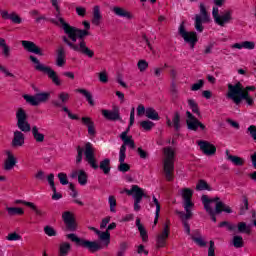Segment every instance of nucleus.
<instances>
[{
  "label": "nucleus",
  "instance_id": "f257e3e1",
  "mask_svg": "<svg viewBox=\"0 0 256 256\" xmlns=\"http://www.w3.org/2000/svg\"><path fill=\"white\" fill-rule=\"evenodd\" d=\"M72 31H74L73 36L67 34L69 39L67 37H63L64 43L72 49V51H76V53H81L82 55H86V57H89L90 59L94 57L95 52L89 47H87V43L85 42V37L89 35V31L87 30H81L74 27H71Z\"/></svg>",
  "mask_w": 256,
  "mask_h": 256
},
{
  "label": "nucleus",
  "instance_id": "f03ea898",
  "mask_svg": "<svg viewBox=\"0 0 256 256\" xmlns=\"http://www.w3.org/2000/svg\"><path fill=\"white\" fill-rule=\"evenodd\" d=\"M201 200L205 211L208 212L214 223L217 222V218L215 216L219 215V213H233L231 207L220 201L219 197L209 198V196L203 195Z\"/></svg>",
  "mask_w": 256,
  "mask_h": 256
},
{
  "label": "nucleus",
  "instance_id": "7ed1b4c3",
  "mask_svg": "<svg viewBox=\"0 0 256 256\" xmlns=\"http://www.w3.org/2000/svg\"><path fill=\"white\" fill-rule=\"evenodd\" d=\"M177 157V148L167 146L163 148V169L167 181H173L175 173V159Z\"/></svg>",
  "mask_w": 256,
  "mask_h": 256
},
{
  "label": "nucleus",
  "instance_id": "20e7f679",
  "mask_svg": "<svg viewBox=\"0 0 256 256\" xmlns=\"http://www.w3.org/2000/svg\"><path fill=\"white\" fill-rule=\"evenodd\" d=\"M29 59L31 63H33L34 69L36 71H39L40 73H44L45 75H47L51 79L52 83H54V85H56L57 87L61 85V79L59 78V75H57V72H55V70L41 63L38 57L30 55Z\"/></svg>",
  "mask_w": 256,
  "mask_h": 256
},
{
  "label": "nucleus",
  "instance_id": "39448f33",
  "mask_svg": "<svg viewBox=\"0 0 256 256\" xmlns=\"http://www.w3.org/2000/svg\"><path fill=\"white\" fill-rule=\"evenodd\" d=\"M50 3L52 7H54L55 9V18L52 19V23H54L58 27H62L66 35H70V37H73L75 31L71 29V26L68 23H66L63 16H61V2L59 0H50Z\"/></svg>",
  "mask_w": 256,
  "mask_h": 256
},
{
  "label": "nucleus",
  "instance_id": "423d86ee",
  "mask_svg": "<svg viewBox=\"0 0 256 256\" xmlns=\"http://www.w3.org/2000/svg\"><path fill=\"white\" fill-rule=\"evenodd\" d=\"M181 195L183 197L184 201V210L185 212H179L178 215L180 216V219H191L193 217V213L191 212V209H193V201H191V197H193V190L189 188H184L181 190Z\"/></svg>",
  "mask_w": 256,
  "mask_h": 256
},
{
  "label": "nucleus",
  "instance_id": "0eeeda50",
  "mask_svg": "<svg viewBox=\"0 0 256 256\" xmlns=\"http://www.w3.org/2000/svg\"><path fill=\"white\" fill-rule=\"evenodd\" d=\"M228 99H231L236 105H239L243 100L247 99V94L243 92V84L237 82L236 84H228Z\"/></svg>",
  "mask_w": 256,
  "mask_h": 256
},
{
  "label": "nucleus",
  "instance_id": "6e6552de",
  "mask_svg": "<svg viewBox=\"0 0 256 256\" xmlns=\"http://www.w3.org/2000/svg\"><path fill=\"white\" fill-rule=\"evenodd\" d=\"M200 13L195 15L194 19V27L198 33H203L205 27H203V23H211V16L209 12H207V7L200 3L199 5Z\"/></svg>",
  "mask_w": 256,
  "mask_h": 256
},
{
  "label": "nucleus",
  "instance_id": "1a4fd4ad",
  "mask_svg": "<svg viewBox=\"0 0 256 256\" xmlns=\"http://www.w3.org/2000/svg\"><path fill=\"white\" fill-rule=\"evenodd\" d=\"M212 17H213L214 23H216V25H219V27H225L233 19V10H231V9L224 10L223 12H221L219 14V8L213 7Z\"/></svg>",
  "mask_w": 256,
  "mask_h": 256
},
{
  "label": "nucleus",
  "instance_id": "9d476101",
  "mask_svg": "<svg viewBox=\"0 0 256 256\" xmlns=\"http://www.w3.org/2000/svg\"><path fill=\"white\" fill-rule=\"evenodd\" d=\"M178 35L183 38L184 42L189 45L190 49H195V45H197V42L199 41V38L197 37V32L187 31V28H185V22H182L179 25Z\"/></svg>",
  "mask_w": 256,
  "mask_h": 256
},
{
  "label": "nucleus",
  "instance_id": "9b49d317",
  "mask_svg": "<svg viewBox=\"0 0 256 256\" xmlns=\"http://www.w3.org/2000/svg\"><path fill=\"white\" fill-rule=\"evenodd\" d=\"M23 97L26 103H29V105H32L33 107H37V105H41V103H47V100L51 99V92H40L34 96L26 94Z\"/></svg>",
  "mask_w": 256,
  "mask_h": 256
},
{
  "label": "nucleus",
  "instance_id": "f8f14e48",
  "mask_svg": "<svg viewBox=\"0 0 256 256\" xmlns=\"http://www.w3.org/2000/svg\"><path fill=\"white\" fill-rule=\"evenodd\" d=\"M84 155L87 163L92 167V169H99V164H97V158H95V148L91 142L85 144Z\"/></svg>",
  "mask_w": 256,
  "mask_h": 256
},
{
  "label": "nucleus",
  "instance_id": "ddd939ff",
  "mask_svg": "<svg viewBox=\"0 0 256 256\" xmlns=\"http://www.w3.org/2000/svg\"><path fill=\"white\" fill-rule=\"evenodd\" d=\"M197 145L200 148V151L207 157H213V155L217 153V147L209 141L199 140L197 141Z\"/></svg>",
  "mask_w": 256,
  "mask_h": 256
},
{
  "label": "nucleus",
  "instance_id": "4468645a",
  "mask_svg": "<svg viewBox=\"0 0 256 256\" xmlns=\"http://www.w3.org/2000/svg\"><path fill=\"white\" fill-rule=\"evenodd\" d=\"M187 115V119H186V123H187V127L188 129H190L191 131H197V129H201L202 131H205V126L203 123H201L199 120H197V118H195V116H193V114H191V112H186Z\"/></svg>",
  "mask_w": 256,
  "mask_h": 256
},
{
  "label": "nucleus",
  "instance_id": "2eb2a0df",
  "mask_svg": "<svg viewBox=\"0 0 256 256\" xmlns=\"http://www.w3.org/2000/svg\"><path fill=\"white\" fill-rule=\"evenodd\" d=\"M6 159L3 163V169L4 171H12V169L15 168V165H17V157H15V154L11 152V150L5 151Z\"/></svg>",
  "mask_w": 256,
  "mask_h": 256
},
{
  "label": "nucleus",
  "instance_id": "dca6fc26",
  "mask_svg": "<svg viewBox=\"0 0 256 256\" xmlns=\"http://www.w3.org/2000/svg\"><path fill=\"white\" fill-rule=\"evenodd\" d=\"M62 219L69 231H77V222H75V214L66 211L62 214Z\"/></svg>",
  "mask_w": 256,
  "mask_h": 256
},
{
  "label": "nucleus",
  "instance_id": "f3484780",
  "mask_svg": "<svg viewBox=\"0 0 256 256\" xmlns=\"http://www.w3.org/2000/svg\"><path fill=\"white\" fill-rule=\"evenodd\" d=\"M22 47L25 49V51H28V53H34V55H40V57H43V51L35 42L23 40Z\"/></svg>",
  "mask_w": 256,
  "mask_h": 256
},
{
  "label": "nucleus",
  "instance_id": "a211bd4d",
  "mask_svg": "<svg viewBox=\"0 0 256 256\" xmlns=\"http://www.w3.org/2000/svg\"><path fill=\"white\" fill-rule=\"evenodd\" d=\"M127 133H129V128L120 134V139L124 143L121 146L124 147V155L127 153V146L130 147V149H135V141H133V136H128Z\"/></svg>",
  "mask_w": 256,
  "mask_h": 256
},
{
  "label": "nucleus",
  "instance_id": "6ab92c4d",
  "mask_svg": "<svg viewBox=\"0 0 256 256\" xmlns=\"http://www.w3.org/2000/svg\"><path fill=\"white\" fill-rule=\"evenodd\" d=\"M169 237V223L164 224L162 233L157 236L156 246L158 248L165 247L167 245V239Z\"/></svg>",
  "mask_w": 256,
  "mask_h": 256
},
{
  "label": "nucleus",
  "instance_id": "aec40b11",
  "mask_svg": "<svg viewBox=\"0 0 256 256\" xmlns=\"http://www.w3.org/2000/svg\"><path fill=\"white\" fill-rule=\"evenodd\" d=\"M125 193L131 195L134 201H142L143 198L145 197V192L141 187H138L137 185H133L130 190L126 189Z\"/></svg>",
  "mask_w": 256,
  "mask_h": 256
},
{
  "label": "nucleus",
  "instance_id": "412c9836",
  "mask_svg": "<svg viewBox=\"0 0 256 256\" xmlns=\"http://www.w3.org/2000/svg\"><path fill=\"white\" fill-rule=\"evenodd\" d=\"M70 177L71 179H77L78 177V183L82 186L87 185V179H89V176L85 170H73L70 174Z\"/></svg>",
  "mask_w": 256,
  "mask_h": 256
},
{
  "label": "nucleus",
  "instance_id": "4be33fe9",
  "mask_svg": "<svg viewBox=\"0 0 256 256\" xmlns=\"http://www.w3.org/2000/svg\"><path fill=\"white\" fill-rule=\"evenodd\" d=\"M126 157H127V154H125V146L120 147V151H119L120 165L118 166V170L121 171L122 173H127V171H129V169H131V166H129V164L125 163Z\"/></svg>",
  "mask_w": 256,
  "mask_h": 256
},
{
  "label": "nucleus",
  "instance_id": "5701e85b",
  "mask_svg": "<svg viewBox=\"0 0 256 256\" xmlns=\"http://www.w3.org/2000/svg\"><path fill=\"white\" fill-rule=\"evenodd\" d=\"M112 12L117 17H124V19H128L129 21H131V19H135V16L133 15V13H131L129 10L123 7L114 6L112 8Z\"/></svg>",
  "mask_w": 256,
  "mask_h": 256
},
{
  "label": "nucleus",
  "instance_id": "b1692460",
  "mask_svg": "<svg viewBox=\"0 0 256 256\" xmlns=\"http://www.w3.org/2000/svg\"><path fill=\"white\" fill-rule=\"evenodd\" d=\"M25 145V134L16 130L12 139V147H23Z\"/></svg>",
  "mask_w": 256,
  "mask_h": 256
},
{
  "label": "nucleus",
  "instance_id": "393cba45",
  "mask_svg": "<svg viewBox=\"0 0 256 256\" xmlns=\"http://www.w3.org/2000/svg\"><path fill=\"white\" fill-rule=\"evenodd\" d=\"M166 123L168 127H174L176 131L181 129V116L179 113H174L172 120L169 117H166Z\"/></svg>",
  "mask_w": 256,
  "mask_h": 256
},
{
  "label": "nucleus",
  "instance_id": "a878e982",
  "mask_svg": "<svg viewBox=\"0 0 256 256\" xmlns=\"http://www.w3.org/2000/svg\"><path fill=\"white\" fill-rule=\"evenodd\" d=\"M83 125H86L87 129H88V134L91 137H95V122H93V120L91 119V117H82L81 119Z\"/></svg>",
  "mask_w": 256,
  "mask_h": 256
},
{
  "label": "nucleus",
  "instance_id": "bb28decb",
  "mask_svg": "<svg viewBox=\"0 0 256 256\" xmlns=\"http://www.w3.org/2000/svg\"><path fill=\"white\" fill-rule=\"evenodd\" d=\"M59 101H54L53 106L54 107H61V104L65 105V103L69 102V99H71V95L68 92L62 91L58 94Z\"/></svg>",
  "mask_w": 256,
  "mask_h": 256
},
{
  "label": "nucleus",
  "instance_id": "cd10ccee",
  "mask_svg": "<svg viewBox=\"0 0 256 256\" xmlns=\"http://www.w3.org/2000/svg\"><path fill=\"white\" fill-rule=\"evenodd\" d=\"M101 19H103V16L101 15V7L96 5L93 7L92 25L99 27L101 25Z\"/></svg>",
  "mask_w": 256,
  "mask_h": 256
},
{
  "label": "nucleus",
  "instance_id": "c85d7f7f",
  "mask_svg": "<svg viewBox=\"0 0 256 256\" xmlns=\"http://www.w3.org/2000/svg\"><path fill=\"white\" fill-rule=\"evenodd\" d=\"M102 115L108 121H117L120 119L119 110H102Z\"/></svg>",
  "mask_w": 256,
  "mask_h": 256
},
{
  "label": "nucleus",
  "instance_id": "c756f323",
  "mask_svg": "<svg viewBox=\"0 0 256 256\" xmlns=\"http://www.w3.org/2000/svg\"><path fill=\"white\" fill-rule=\"evenodd\" d=\"M81 247H85L86 249H89V251H92L95 253V251H99L101 249V245H99L95 241H89V240H82Z\"/></svg>",
  "mask_w": 256,
  "mask_h": 256
},
{
  "label": "nucleus",
  "instance_id": "7c9ffc66",
  "mask_svg": "<svg viewBox=\"0 0 256 256\" xmlns=\"http://www.w3.org/2000/svg\"><path fill=\"white\" fill-rule=\"evenodd\" d=\"M226 157L228 161H231V163H233V165H236L238 167L245 165V160L243 158L229 154V150H226Z\"/></svg>",
  "mask_w": 256,
  "mask_h": 256
},
{
  "label": "nucleus",
  "instance_id": "2f4dec72",
  "mask_svg": "<svg viewBox=\"0 0 256 256\" xmlns=\"http://www.w3.org/2000/svg\"><path fill=\"white\" fill-rule=\"evenodd\" d=\"M152 199L153 200L150 207H156L154 225H157V223H159V213H161V204L159 203L157 197L153 196Z\"/></svg>",
  "mask_w": 256,
  "mask_h": 256
},
{
  "label": "nucleus",
  "instance_id": "473e14b6",
  "mask_svg": "<svg viewBox=\"0 0 256 256\" xmlns=\"http://www.w3.org/2000/svg\"><path fill=\"white\" fill-rule=\"evenodd\" d=\"M67 61L65 60V49L63 47L58 48L56 65L57 67H63Z\"/></svg>",
  "mask_w": 256,
  "mask_h": 256
},
{
  "label": "nucleus",
  "instance_id": "72a5a7b5",
  "mask_svg": "<svg viewBox=\"0 0 256 256\" xmlns=\"http://www.w3.org/2000/svg\"><path fill=\"white\" fill-rule=\"evenodd\" d=\"M136 227H138V231L140 233V237L144 243H147L149 240V236L147 235V230H145V227L141 225V219H136Z\"/></svg>",
  "mask_w": 256,
  "mask_h": 256
},
{
  "label": "nucleus",
  "instance_id": "f704fd0d",
  "mask_svg": "<svg viewBox=\"0 0 256 256\" xmlns=\"http://www.w3.org/2000/svg\"><path fill=\"white\" fill-rule=\"evenodd\" d=\"M32 135L36 141V143H43L45 141V134L39 131V127L33 126L32 127Z\"/></svg>",
  "mask_w": 256,
  "mask_h": 256
},
{
  "label": "nucleus",
  "instance_id": "c9c22d12",
  "mask_svg": "<svg viewBox=\"0 0 256 256\" xmlns=\"http://www.w3.org/2000/svg\"><path fill=\"white\" fill-rule=\"evenodd\" d=\"M0 47L2 48V55L5 59H9V57H11V47L7 45V42H5L3 38H0Z\"/></svg>",
  "mask_w": 256,
  "mask_h": 256
},
{
  "label": "nucleus",
  "instance_id": "e433bc0d",
  "mask_svg": "<svg viewBox=\"0 0 256 256\" xmlns=\"http://www.w3.org/2000/svg\"><path fill=\"white\" fill-rule=\"evenodd\" d=\"M147 119H151V121H159V119H161L159 117V113L157 112V110H155L152 107H148L146 108V115Z\"/></svg>",
  "mask_w": 256,
  "mask_h": 256
},
{
  "label": "nucleus",
  "instance_id": "4c0bfd02",
  "mask_svg": "<svg viewBox=\"0 0 256 256\" xmlns=\"http://www.w3.org/2000/svg\"><path fill=\"white\" fill-rule=\"evenodd\" d=\"M238 233H245L246 235H251V224L245 222H239L237 224Z\"/></svg>",
  "mask_w": 256,
  "mask_h": 256
},
{
  "label": "nucleus",
  "instance_id": "58836bf2",
  "mask_svg": "<svg viewBox=\"0 0 256 256\" xmlns=\"http://www.w3.org/2000/svg\"><path fill=\"white\" fill-rule=\"evenodd\" d=\"M6 211L10 217L15 215H25V210L21 207H6Z\"/></svg>",
  "mask_w": 256,
  "mask_h": 256
},
{
  "label": "nucleus",
  "instance_id": "ea45409f",
  "mask_svg": "<svg viewBox=\"0 0 256 256\" xmlns=\"http://www.w3.org/2000/svg\"><path fill=\"white\" fill-rule=\"evenodd\" d=\"M255 86L243 87V93L246 95L245 101L247 105H253V98L249 95V91H255Z\"/></svg>",
  "mask_w": 256,
  "mask_h": 256
},
{
  "label": "nucleus",
  "instance_id": "a19ab883",
  "mask_svg": "<svg viewBox=\"0 0 256 256\" xmlns=\"http://www.w3.org/2000/svg\"><path fill=\"white\" fill-rule=\"evenodd\" d=\"M24 205L26 207H30V209H32V211H34V213L38 216V217H44L45 212L41 209H39L37 207V205H35V203L33 202H24Z\"/></svg>",
  "mask_w": 256,
  "mask_h": 256
},
{
  "label": "nucleus",
  "instance_id": "79ce46f5",
  "mask_svg": "<svg viewBox=\"0 0 256 256\" xmlns=\"http://www.w3.org/2000/svg\"><path fill=\"white\" fill-rule=\"evenodd\" d=\"M76 93H81V95H84L86 101H88L89 105H91L92 107L93 105H95V101H93V95H91V92L85 89H76Z\"/></svg>",
  "mask_w": 256,
  "mask_h": 256
},
{
  "label": "nucleus",
  "instance_id": "37998d69",
  "mask_svg": "<svg viewBox=\"0 0 256 256\" xmlns=\"http://www.w3.org/2000/svg\"><path fill=\"white\" fill-rule=\"evenodd\" d=\"M100 169L103 171L105 175L111 171V160L109 158H106L100 162Z\"/></svg>",
  "mask_w": 256,
  "mask_h": 256
},
{
  "label": "nucleus",
  "instance_id": "c03bdc74",
  "mask_svg": "<svg viewBox=\"0 0 256 256\" xmlns=\"http://www.w3.org/2000/svg\"><path fill=\"white\" fill-rule=\"evenodd\" d=\"M98 237L100 239V241H105L106 243V247L109 245V243H111V233H109V231H105V232H99Z\"/></svg>",
  "mask_w": 256,
  "mask_h": 256
},
{
  "label": "nucleus",
  "instance_id": "a18cd8bd",
  "mask_svg": "<svg viewBox=\"0 0 256 256\" xmlns=\"http://www.w3.org/2000/svg\"><path fill=\"white\" fill-rule=\"evenodd\" d=\"M69 251H71V244L67 242H63L62 244H60V248H59L60 256H66L69 253Z\"/></svg>",
  "mask_w": 256,
  "mask_h": 256
},
{
  "label": "nucleus",
  "instance_id": "49530a36",
  "mask_svg": "<svg viewBox=\"0 0 256 256\" xmlns=\"http://www.w3.org/2000/svg\"><path fill=\"white\" fill-rule=\"evenodd\" d=\"M17 125L20 131H23L24 133H29V131H31V125H29V122H27V120L17 122Z\"/></svg>",
  "mask_w": 256,
  "mask_h": 256
},
{
  "label": "nucleus",
  "instance_id": "de8ad7c7",
  "mask_svg": "<svg viewBox=\"0 0 256 256\" xmlns=\"http://www.w3.org/2000/svg\"><path fill=\"white\" fill-rule=\"evenodd\" d=\"M196 191H211V187L204 180H199L196 185Z\"/></svg>",
  "mask_w": 256,
  "mask_h": 256
},
{
  "label": "nucleus",
  "instance_id": "09e8293b",
  "mask_svg": "<svg viewBox=\"0 0 256 256\" xmlns=\"http://www.w3.org/2000/svg\"><path fill=\"white\" fill-rule=\"evenodd\" d=\"M140 126L144 131H151L153 127H155V123H153L151 120H143L140 122Z\"/></svg>",
  "mask_w": 256,
  "mask_h": 256
},
{
  "label": "nucleus",
  "instance_id": "8fccbe9b",
  "mask_svg": "<svg viewBox=\"0 0 256 256\" xmlns=\"http://www.w3.org/2000/svg\"><path fill=\"white\" fill-rule=\"evenodd\" d=\"M17 123L21 121H27V112L23 110V108H19L16 112Z\"/></svg>",
  "mask_w": 256,
  "mask_h": 256
},
{
  "label": "nucleus",
  "instance_id": "3c124183",
  "mask_svg": "<svg viewBox=\"0 0 256 256\" xmlns=\"http://www.w3.org/2000/svg\"><path fill=\"white\" fill-rule=\"evenodd\" d=\"M108 203L110 205L111 213H117V199L115 198V196H109Z\"/></svg>",
  "mask_w": 256,
  "mask_h": 256
},
{
  "label": "nucleus",
  "instance_id": "603ef678",
  "mask_svg": "<svg viewBox=\"0 0 256 256\" xmlns=\"http://www.w3.org/2000/svg\"><path fill=\"white\" fill-rule=\"evenodd\" d=\"M22 239H23V237L21 236V234H19L17 232L9 233L6 236L7 241H21Z\"/></svg>",
  "mask_w": 256,
  "mask_h": 256
},
{
  "label": "nucleus",
  "instance_id": "864d4df0",
  "mask_svg": "<svg viewBox=\"0 0 256 256\" xmlns=\"http://www.w3.org/2000/svg\"><path fill=\"white\" fill-rule=\"evenodd\" d=\"M98 79L100 83H109V74L107 73V70L99 72Z\"/></svg>",
  "mask_w": 256,
  "mask_h": 256
},
{
  "label": "nucleus",
  "instance_id": "5fc2aeb1",
  "mask_svg": "<svg viewBox=\"0 0 256 256\" xmlns=\"http://www.w3.org/2000/svg\"><path fill=\"white\" fill-rule=\"evenodd\" d=\"M66 237H67V239H70V241H72L73 243H76V245H80V247L84 240V239L79 238L76 234H73V233L67 234Z\"/></svg>",
  "mask_w": 256,
  "mask_h": 256
},
{
  "label": "nucleus",
  "instance_id": "6e6d98bb",
  "mask_svg": "<svg viewBox=\"0 0 256 256\" xmlns=\"http://www.w3.org/2000/svg\"><path fill=\"white\" fill-rule=\"evenodd\" d=\"M232 243L236 249H241L243 247V237L241 236H234Z\"/></svg>",
  "mask_w": 256,
  "mask_h": 256
},
{
  "label": "nucleus",
  "instance_id": "4d7b16f0",
  "mask_svg": "<svg viewBox=\"0 0 256 256\" xmlns=\"http://www.w3.org/2000/svg\"><path fill=\"white\" fill-rule=\"evenodd\" d=\"M137 67L141 73L147 71L149 67V63L146 60H139L137 63Z\"/></svg>",
  "mask_w": 256,
  "mask_h": 256
},
{
  "label": "nucleus",
  "instance_id": "13d9d810",
  "mask_svg": "<svg viewBox=\"0 0 256 256\" xmlns=\"http://www.w3.org/2000/svg\"><path fill=\"white\" fill-rule=\"evenodd\" d=\"M44 233L48 237H56L57 236V231H55V228L51 227V226L44 227Z\"/></svg>",
  "mask_w": 256,
  "mask_h": 256
},
{
  "label": "nucleus",
  "instance_id": "bf43d9fd",
  "mask_svg": "<svg viewBox=\"0 0 256 256\" xmlns=\"http://www.w3.org/2000/svg\"><path fill=\"white\" fill-rule=\"evenodd\" d=\"M188 106L196 115H199V106L197 105V102H195L194 99H189L188 100Z\"/></svg>",
  "mask_w": 256,
  "mask_h": 256
},
{
  "label": "nucleus",
  "instance_id": "052dcab7",
  "mask_svg": "<svg viewBox=\"0 0 256 256\" xmlns=\"http://www.w3.org/2000/svg\"><path fill=\"white\" fill-rule=\"evenodd\" d=\"M204 85H205L204 80H198L196 83L192 84L191 91H199L200 89H203Z\"/></svg>",
  "mask_w": 256,
  "mask_h": 256
},
{
  "label": "nucleus",
  "instance_id": "680f3d73",
  "mask_svg": "<svg viewBox=\"0 0 256 256\" xmlns=\"http://www.w3.org/2000/svg\"><path fill=\"white\" fill-rule=\"evenodd\" d=\"M61 185H69V180L67 178V175L64 172H60L57 175Z\"/></svg>",
  "mask_w": 256,
  "mask_h": 256
},
{
  "label": "nucleus",
  "instance_id": "e2e57ef3",
  "mask_svg": "<svg viewBox=\"0 0 256 256\" xmlns=\"http://www.w3.org/2000/svg\"><path fill=\"white\" fill-rule=\"evenodd\" d=\"M249 210V200L247 197L243 198V206L240 208V215H245L246 211Z\"/></svg>",
  "mask_w": 256,
  "mask_h": 256
},
{
  "label": "nucleus",
  "instance_id": "0e129e2a",
  "mask_svg": "<svg viewBox=\"0 0 256 256\" xmlns=\"http://www.w3.org/2000/svg\"><path fill=\"white\" fill-rule=\"evenodd\" d=\"M10 21H12V23H15L16 25H21V23L23 22V19H21L17 13L12 12L11 16H10Z\"/></svg>",
  "mask_w": 256,
  "mask_h": 256
},
{
  "label": "nucleus",
  "instance_id": "69168bd1",
  "mask_svg": "<svg viewBox=\"0 0 256 256\" xmlns=\"http://www.w3.org/2000/svg\"><path fill=\"white\" fill-rule=\"evenodd\" d=\"M191 237L193 241L196 243V245H198L199 247H205V245H207V243L205 242V240H203L201 236L195 237L191 235Z\"/></svg>",
  "mask_w": 256,
  "mask_h": 256
},
{
  "label": "nucleus",
  "instance_id": "338daca9",
  "mask_svg": "<svg viewBox=\"0 0 256 256\" xmlns=\"http://www.w3.org/2000/svg\"><path fill=\"white\" fill-rule=\"evenodd\" d=\"M127 247H129V245L127 244V242H122L120 244V251H118L117 256H123L125 255V251H127Z\"/></svg>",
  "mask_w": 256,
  "mask_h": 256
},
{
  "label": "nucleus",
  "instance_id": "774afa93",
  "mask_svg": "<svg viewBox=\"0 0 256 256\" xmlns=\"http://www.w3.org/2000/svg\"><path fill=\"white\" fill-rule=\"evenodd\" d=\"M243 49L253 50L255 49V42L253 41H244L242 42Z\"/></svg>",
  "mask_w": 256,
  "mask_h": 256
}]
</instances>
